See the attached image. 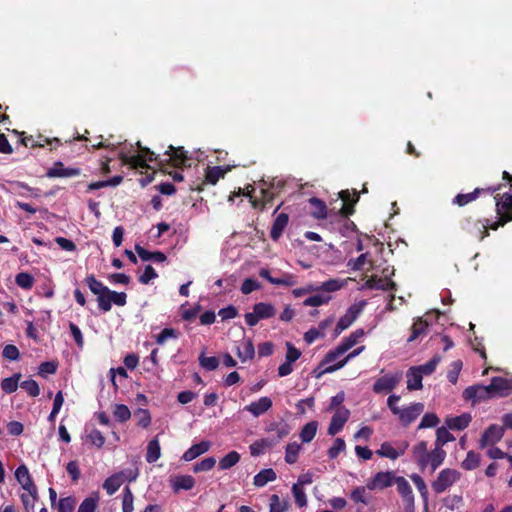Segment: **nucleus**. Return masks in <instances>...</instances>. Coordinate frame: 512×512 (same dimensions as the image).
<instances>
[{"mask_svg":"<svg viewBox=\"0 0 512 512\" xmlns=\"http://www.w3.org/2000/svg\"><path fill=\"white\" fill-rule=\"evenodd\" d=\"M448 429L447 426L437 428L434 448L431 451H428V443L424 440L419 441L413 446L412 459L417 464L420 471L423 472L430 466L431 471L434 472L443 464L446 458V451L443 449V446L455 440V437Z\"/></svg>","mask_w":512,"mask_h":512,"instance_id":"obj_1","label":"nucleus"},{"mask_svg":"<svg viewBox=\"0 0 512 512\" xmlns=\"http://www.w3.org/2000/svg\"><path fill=\"white\" fill-rule=\"evenodd\" d=\"M498 220L494 223L489 224V220L485 219L474 220L472 217H467L461 221V228L467 233L478 238L479 241L484 240L489 236L488 229L497 230L499 227H503L506 223L512 221V215L497 214Z\"/></svg>","mask_w":512,"mask_h":512,"instance_id":"obj_2","label":"nucleus"},{"mask_svg":"<svg viewBox=\"0 0 512 512\" xmlns=\"http://www.w3.org/2000/svg\"><path fill=\"white\" fill-rule=\"evenodd\" d=\"M137 147L139 149L138 154H132L133 147L129 151H125L123 148L119 152V156L121 160L130 165L132 168H147L148 162L158 161V157L155 155L153 151L148 148L142 147L140 142H137Z\"/></svg>","mask_w":512,"mask_h":512,"instance_id":"obj_3","label":"nucleus"},{"mask_svg":"<svg viewBox=\"0 0 512 512\" xmlns=\"http://www.w3.org/2000/svg\"><path fill=\"white\" fill-rule=\"evenodd\" d=\"M276 315V308L271 303L258 302L253 306V311L244 315L248 326L253 327L261 320L272 318Z\"/></svg>","mask_w":512,"mask_h":512,"instance_id":"obj_4","label":"nucleus"},{"mask_svg":"<svg viewBox=\"0 0 512 512\" xmlns=\"http://www.w3.org/2000/svg\"><path fill=\"white\" fill-rule=\"evenodd\" d=\"M461 477V473L456 469L445 468L438 473L431 487L436 494H441L456 483Z\"/></svg>","mask_w":512,"mask_h":512,"instance_id":"obj_5","label":"nucleus"},{"mask_svg":"<svg viewBox=\"0 0 512 512\" xmlns=\"http://www.w3.org/2000/svg\"><path fill=\"white\" fill-rule=\"evenodd\" d=\"M127 295L124 292L112 291L109 288L105 292L97 296L98 306L101 311L108 312L112 308V304L124 306L126 304Z\"/></svg>","mask_w":512,"mask_h":512,"instance_id":"obj_6","label":"nucleus"},{"mask_svg":"<svg viewBox=\"0 0 512 512\" xmlns=\"http://www.w3.org/2000/svg\"><path fill=\"white\" fill-rule=\"evenodd\" d=\"M365 306V302L355 303L351 305L346 313L338 320L334 334L335 336L340 335L344 330L349 328L354 321L358 318Z\"/></svg>","mask_w":512,"mask_h":512,"instance_id":"obj_7","label":"nucleus"},{"mask_svg":"<svg viewBox=\"0 0 512 512\" xmlns=\"http://www.w3.org/2000/svg\"><path fill=\"white\" fill-rule=\"evenodd\" d=\"M396 475L394 471L377 472L367 481L368 490H384L394 485Z\"/></svg>","mask_w":512,"mask_h":512,"instance_id":"obj_8","label":"nucleus"},{"mask_svg":"<svg viewBox=\"0 0 512 512\" xmlns=\"http://www.w3.org/2000/svg\"><path fill=\"white\" fill-rule=\"evenodd\" d=\"M487 388L492 399L506 397L512 391V379L493 377Z\"/></svg>","mask_w":512,"mask_h":512,"instance_id":"obj_9","label":"nucleus"},{"mask_svg":"<svg viewBox=\"0 0 512 512\" xmlns=\"http://www.w3.org/2000/svg\"><path fill=\"white\" fill-rule=\"evenodd\" d=\"M465 401H470L473 405L481 401L492 399L487 385L475 384L468 386L463 391Z\"/></svg>","mask_w":512,"mask_h":512,"instance_id":"obj_10","label":"nucleus"},{"mask_svg":"<svg viewBox=\"0 0 512 512\" xmlns=\"http://www.w3.org/2000/svg\"><path fill=\"white\" fill-rule=\"evenodd\" d=\"M402 374L400 372L394 374H385L378 378L373 384V391L376 394L390 392L396 388L401 380Z\"/></svg>","mask_w":512,"mask_h":512,"instance_id":"obj_11","label":"nucleus"},{"mask_svg":"<svg viewBox=\"0 0 512 512\" xmlns=\"http://www.w3.org/2000/svg\"><path fill=\"white\" fill-rule=\"evenodd\" d=\"M350 411L346 407L338 408L331 418L327 433L330 436L338 434L349 420Z\"/></svg>","mask_w":512,"mask_h":512,"instance_id":"obj_12","label":"nucleus"},{"mask_svg":"<svg viewBox=\"0 0 512 512\" xmlns=\"http://www.w3.org/2000/svg\"><path fill=\"white\" fill-rule=\"evenodd\" d=\"M499 186L497 187H488V188H475L474 191L466 194H457L453 200L452 203L455 205H458L460 207H463L467 205L468 203L476 200L482 193H488L492 195L496 191L499 190Z\"/></svg>","mask_w":512,"mask_h":512,"instance_id":"obj_13","label":"nucleus"},{"mask_svg":"<svg viewBox=\"0 0 512 512\" xmlns=\"http://www.w3.org/2000/svg\"><path fill=\"white\" fill-rule=\"evenodd\" d=\"M424 411V404L417 402L400 410L398 419L403 426H408L414 422Z\"/></svg>","mask_w":512,"mask_h":512,"instance_id":"obj_14","label":"nucleus"},{"mask_svg":"<svg viewBox=\"0 0 512 512\" xmlns=\"http://www.w3.org/2000/svg\"><path fill=\"white\" fill-rule=\"evenodd\" d=\"M165 159H160L158 161V165L162 166L164 162L171 163L174 167L185 166L186 161L188 160L185 151L182 147L175 148L173 146H169L168 150L165 152Z\"/></svg>","mask_w":512,"mask_h":512,"instance_id":"obj_15","label":"nucleus"},{"mask_svg":"<svg viewBox=\"0 0 512 512\" xmlns=\"http://www.w3.org/2000/svg\"><path fill=\"white\" fill-rule=\"evenodd\" d=\"M394 484L397 486V491L401 495L406 506L413 507L414 494L409 482L402 476H396Z\"/></svg>","mask_w":512,"mask_h":512,"instance_id":"obj_16","label":"nucleus"},{"mask_svg":"<svg viewBox=\"0 0 512 512\" xmlns=\"http://www.w3.org/2000/svg\"><path fill=\"white\" fill-rule=\"evenodd\" d=\"M272 405L273 403L271 398L263 396L257 401L251 402L249 405L245 406L244 410L250 412L254 417H259L266 413Z\"/></svg>","mask_w":512,"mask_h":512,"instance_id":"obj_17","label":"nucleus"},{"mask_svg":"<svg viewBox=\"0 0 512 512\" xmlns=\"http://www.w3.org/2000/svg\"><path fill=\"white\" fill-rule=\"evenodd\" d=\"M364 287L368 289L389 291L395 290L396 284L390 279L381 278L374 275L366 280Z\"/></svg>","mask_w":512,"mask_h":512,"instance_id":"obj_18","label":"nucleus"},{"mask_svg":"<svg viewBox=\"0 0 512 512\" xmlns=\"http://www.w3.org/2000/svg\"><path fill=\"white\" fill-rule=\"evenodd\" d=\"M503 436V428L498 425L489 426L481 437V446L493 445Z\"/></svg>","mask_w":512,"mask_h":512,"instance_id":"obj_19","label":"nucleus"},{"mask_svg":"<svg viewBox=\"0 0 512 512\" xmlns=\"http://www.w3.org/2000/svg\"><path fill=\"white\" fill-rule=\"evenodd\" d=\"M472 417L469 413H463L459 416L448 417L445 419L447 428L451 430H463L470 424Z\"/></svg>","mask_w":512,"mask_h":512,"instance_id":"obj_20","label":"nucleus"},{"mask_svg":"<svg viewBox=\"0 0 512 512\" xmlns=\"http://www.w3.org/2000/svg\"><path fill=\"white\" fill-rule=\"evenodd\" d=\"M171 487L174 492L180 490H190L195 485V480L190 475H179L170 479Z\"/></svg>","mask_w":512,"mask_h":512,"instance_id":"obj_21","label":"nucleus"},{"mask_svg":"<svg viewBox=\"0 0 512 512\" xmlns=\"http://www.w3.org/2000/svg\"><path fill=\"white\" fill-rule=\"evenodd\" d=\"M407 448H408L407 442L403 443V450H397L394 447H392V445L389 442H384L381 444L380 449H378L376 451V454L381 457H386L391 460H395L398 457H400L401 455H403Z\"/></svg>","mask_w":512,"mask_h":512,"instance_id":"obj_22","label":"nucleus"},{"mask_svg":"<svg viewBox=\"0 0 512 512\" xmlns=\"http://www.w3.org/2000/svg\"><path fill=\"white\" fill-rule=\"evenodd\" d=\"M289 216L286 213H280L273 222L270 231V237L272 240L277 241L281 236L288 225Z\"/></svg>","mask_w":512,"mask_h":512,"instance_id":"obj_23","label":"nucleus"},{"mask_svg":"<svg viewBox=\"0 0 512 512\" xmlns=\"http://www.w3.org/2000/svg\"><path fill=\"white\" fill-rule=\"evenodd\" d=\"M80 171L76 168H68L65 167L61 162H57L54 164L52 168L49 169L47 175L49 177H60L67 178L79 175Z\"/></svg>","mask_w":512,"mask_h":512,"instance_id":"obj_24","label":"nucleus"},{"mask_svg":"<svg viewBox=\"0 0 512 512\" xmlns=\"http://www.w3.org/2000/svg\"><path fill=\"white\" fill-rule=\"evenodd\" d=\"M261 195V199H251V203L254 208L264 210L275 197L274 186L272 185L269 188H261ZM250 198L252 197L250 196Z\"/></svg>","mask_w":512,"mask_h":512,"instance_id":"obj_25","label":"nucleus"},{"mask_svg":"<svg viewBox=\"0 0 512 512\" xmlns=\"http://www.w3.org/2000/svg\"><path fill=\"white\" fill-rule=\"evenodd\" d=\"M420 368H416V366L411 367L407 373V389L412 390H420L422 389V379L423 375L419 371Z\"/></svg>","mask_w":512,"mask_h":512,"instance_id":"obj_26","label":"nucleus"},{"mask_svg":"<svg viewBox=\"0 0 512 512\" xmlns=\"http://www.w3.org/2000/svg\"><path fill=\"white\" fill-rule=\"evenodd\" d=\"M210 448L208 441H202L198 444L192 445L187 451L184 452L182 459L185 461H192L198 456L207 452Z\"/></svg>","mask_w":512,"mask_h":512,"instance_id":"obj_27","label":"nucleus"},{"mask_svg":"<svg viewBox=\"0 0 512 512\" xmlns=\"http://www.w3.org/2000/svg\"><path fill=\"white\" fill-rule=\"evenodd\" d=\"M309 203L311 205V212L310 214L315 218V219H326L327 218V206H326V203L317 198V197H312L309 199Z\"/></svg>","mask_w":512,"mask_h":512,"instance_id":"obj_28","label":"nucleus"},{"mask_svg":"<svg viewBox=\"0 0 512 512\" xmlns=\"http://www.w3.org/2000/svg\"><path fill=\"white\" fill-rule=\"evenodd\" d=\"M496 213L512 216V194H504L503 200L499 199V194L495 197Z\"/></svg>","mask_w":512,"mask_h":512,"instance_id":"obj_29","label":"nucleus"},{"mask_svg":"<svg viewBox=\"0 0 512 512\" xmlns=\"http://www.w3.org/2000/svg\"><path fill=\"white\" fill-rule=\"evenodd\" d=\"M276 478V472L272 468L262 469L254 476L253 484L256 487H264L268 482H272Z\"/></svg>","mask_w":512,"mask_h":512,"instance_id":"obj_30","label":"nucleus"},{"mask_svg":"<svg viewBox=\"0 0 512 512\" xmlns=\"http://www.w3.org/2000/svg\"><path fill=\"white\" fill-rule=\"evenodd\" d=\"M276 441L270 438H262L253 442L249 449L252 456L257 457L264 453L266 449L272 448Z\"/></svg>","mask_w":512,"mask_h":512,"instance_id":"obj_31","label":"nucleus"},{"mask_svg":"<svg viewBox=\"0 0 512 512\" xmlns=\"http://www.w3.org/2000/svg\"><path fill=\"white\" fill-rule=\"evenodd\" d=\"M348 279H329L323 282L319 288L324 294L333 293L341 290L347 285Z\"/></svg>","mask_w":512,"mask_h":512,"instance_id":"obj_32","label":"nucleus"},{"mask_svg":"<svg viewBox=\"0 0 512 512\" xmlns=\"http://www.w3.org/2000/svg\"><path fill=\"white\" fill-rule=\"evenodd\" d=\"M365 335V331L362 328L356 329L349 336L344 337L339 345L347 352L353 346H355L361 338Z\"/></svg>","mask_w":512,"mask_h":512,"instance_id":"obj_33","label":"nucleus"},{"mask_svg":"<svg viewBox=\"0 0 512 512\" xmlns=\"http://www.w3.org/2000/svg\"><path fill=\"white\" fill-rule=\"evenodd\" d=\"M125 472H121L119 474H115L107 478L103 484V488L109 495H113L122 485L123 477Z\"/></svg>","mask_w":512,"mask_h":512,"instance_id":"obj_34","label":"nucleus"},{"mask_svg":"<svg viewBox=\"0 0 512 512\" xmlns=\"http://www.w3.org/2000/svg\"><path fill=\"white\" fill-rule=\"evenodd\" d=\"M367 484L365 486H357L350 493V499L355 504H363L365 506L370 504V498L367 495Z\"/></svg>","mask_w":512,"mask_h":512,"instance_id":"obj_35","label":"nucleus"},{"mask_svg":"<svg viewBox=\"0 0 512 512\" xmlns=\"http://www.w3.org/2000/svg\"><path fill=\"white\" fill-rule=\"evenodd\" d=\"M317 429H318L317 421L313 420V421L306 423L300 431L299 436L301 438V441L303 443L311 442L317 433Z\"/></svg>","mask_w":512,"mask_h":512,"instance_id":"obj_36","label":"nucleus"},{"mask_svg":"<svg viewBox=\"0 0 512 512\" xmlns=\"http://www.w3.org/2000/svg\"><path fill=\"white\" fill-rule=\"evenodd\" d=\"M267 431L274 432L276 434V439H273L276 441V443L281 440L282 438L286 437L289 432L290 428L287 423L284 422H272L267 428Z\"/></svg>","mask_w":512,"mask_h":512,"instance_id":"obj_37","label":"nucleus"},{"mask_svg":"<svg viewBox=\"0 0 512 512\" xmlns=\"http://www.w3.org/2000/svg\"><path fill=\"white\" fill-rule=\"evenodd\" d=\"M135 250L144 261L164 262L166 260V256L162 252H149L139 245H136Z\"/></svg>","mask_w":512,"mask_h":512,"instance_id":"obj_38","label":"nucleus"},{"mask_svg":"<svg viewBox=\"0 0 512 512\" xmlns=\"http://www.w3.org/2000/svg\"><path fill=\"white\" fill-rule=\"evenodd\" d=\"M161 456L159 441L155 438L149 441L147 445L146 461L148 463L156 462Z\"/></svg>","mask_w":512,"mask_h":512,"instance_id":"obj_39","label":"nucleus"},{"mask_svg":"<svg viewBox=\"0 0 512 512\" xmlns=\"http://www.w3.org/2000/svg\"><path fill=\"white\" fill-rule=\"evenodd\" d=\"M20 378H21L20 373H16L11 377L4 378L0 384L1 389L7 394H11V393L15 392L19 386Z\"/></svg>","mask_w":512,"mask_h":512,"instance_id":"obj_40","label":"nucleus"},{"mask_svg":"<svg viewBox=\"0 0 512 512\" xmlns=\"http://www.w3.org/2000/svg\"><path fill=\"white\" fill-rule=\"evenodd\" d=\"M332 297L329 294H324L322 292H318L317 294L306 298L303 301L304 306H312L317 307L324 304H328Z\"/></svg>","mask_w":512,"mask_h":512,"instance_id":"obj_41","label":"nucleus"},{"mask_svg":"<svg viewBox=\"0 0 512 512\" xmlns=\"http://www.w3.org/2000/svg\"><path fill=\"white\" fill-rule=\"evenodd\" d=\"M410 478L413 481V483L415 484L417 490L419 491V493L424 501L425 508H427L428 507V489H427V485H426L425 481L418 474H412L410 476Z\"/></svg>","mask_w":512,"mask_h":512,"instance_id":"obj_42","label":"nucleus"},{"mask_svg":"<svg viewBox=\"0 0 512 512\" xmlns=\"http://www.w3.org/2000/svg\"><path fill=\"white\" fill-rule=\"evenodd\" d=\"M480 464V454L474 451H469L466 458L462 461L461 467L464 470L471 471L476 469Z\"/></svg>","mask_w":512,"mask_h":512,"instance_id":"obj_43","label":"nucleus"},{"mask_svg":"<svg viewBox=\"0 0 512 512\" xmlns=\"http://www.w3.org/2000/svg\"><path fill=\"white\" fill-rule=\"evenodd\" d=\"M255 350L250 340H244L238 346V356L243 361L252 359L254 357Z\"/></svg>","mask_w":512,"mask_h":512,"instance_id":"obj_44","label":"nucleus"},{"mask_svg":"<svg viewBox=\"0 0 512 512\" xmlns=\"http://www.w3.org/2000/svg\"><path fill=\"white\" fill-rule=\"evenodd\" d=\"M301 450V445L297 442L287 444L285 449V461L288 464H294L298 460V455Z\"/></svg>","mask_w":512,"mask_h":512,"instance_id":"obj_45","label":"nucleus"},{"mask_svg":"<svg viewBox=\"0 0 512 512\" xmlns=\"http://www.w3.org/2000/svg\"><path fill=\"white\" fill-rule=\"evenodd\" d=\"M99 497L93 494L85 498L78 507L77 512H95L98 505Z\"/></svg>","mask_w":512,"mask_h":512,"instance_id":"obj_46","label":"nucleus"},{"mask_svg":"<svg viewBox=\"0 0 512 512\" xmlns=\"http://www.w3.org/2000/svg\"><path fill=\"white\" fill-rule=\"evenodd\" d=\"M85 282L89 287L90 291L97 296L105 292L106 289L108 288L102 282L98 281L94 275H88L85 279Z\"/></svg>","mask_w":512,"mask_h":512,"instance_id":"obj_47","label":"nucleus"},{"mask_svg":"<svg viewBox=\"0 0 512 512\" xmlns=\"http://www.w3.org/2000/svg\"><path fill=\"white\" fill-rule=\"evenodd\" d=\"M346 351L338 344L334 349L327 352L323 360L320 362V366H325L336 361L340 356L345 354Z\"/></svg>","mask_w":512,"mask_h":512,"instance_id":"obj_48","label":"nucleus"},{"mask_svg":"<svg viewBox=\"0 0 512 512\" xmlns=\"http://www.w3.org/2000/svg\"><path fill=\"white\" fill-rule=\"evenodd\" d=\"M427 327H428V324L426 321H424L422 319H418L416 322H414V324L411 327V335L408 338V341L412 342L415 339H417L418 336H420L421 334H423L426 331Z\"/></svg>","mask_w":512,"mask_h":512,"instance_id":"obj_49","label":"nucleus"},{"mask_svg":"<svg viewBox=\"0 0 512 512\" xmlns=\"http://www.w3.org/2000/svg\"><path fill=\"white\" fill-rule=\"evenodd\" d=\"M134 417L137 419V425L147 428L151 424V415L147 409L139 408L135 411Z\"/></svg>","mask_w":512,"mask_h":512,"instance_id":"obj_50","label":"nucleus"},{"mask_svg":"<svg viewBox=\"0 0 512 512\" xmlns=\"http://www.w3.org/2000/svg\"><path fill=\"white\" fill-rule=\"evenodd\" d=\"M440 422L439 417L435 413H426L422 419L421 422L418 425V429H426V428H432L438 425Z\"/></svg>","mask_w":512,"mask_h":512,"instance_id":"obj_51","label":"nucleus"},{"mask_svg":"<svg viewBox=\"0 0 512 512\" xmlns=\"http://www.w3.org/2000/svg\"><path fill=\"white\" fill-rule=\"evenodd\" d=\"M346 448L345 441L342 438H336L333 445L328 449L327 455L330 459H335Z\"/></svg>","mask_w":512,"mask_h":512,"instance_id":"obj_52","label":"nucleus"},{"mask_svg":"<svg viewBox=\"0 0 512 512\" xmlns=\"http://www.w3.org/2000/svg\"><path fill=\"white\" fill-rule=\"evenodd\" d=\"M205 176L208 183L215 184L221 177L224 176V168L221 166L208 168Z\"/></svg>","mask_w":512,"mask_h":512,"instance_id":"obj_53","label":"nucleus"},{"mask_svg":"<svg viewBox=\"0 0 512 512\" xmlns=\"http://www.w3.org/2000/svg\"><path fill=\"white\" fill-rule=\"evenodd\" d=\"M292 492L295 498V503L301 508L307 505L306 493L300 484H294Z\"/></svg>","mask_w":512,"mask_h":512,"instance_id":"obj_54","label":"nucleus"},{"mask_svg":"<svg viewBox=\"0 0 512 512\" xmlns=\"http://www.w3.org/2000/svg\"><path fill=\"white\" fill-rule=\"evenodd\" d=\"M440 360L441 358L439 356H434L428 362L423 365L416 366V368H420L419 371L422 375H430L435 371Z\"/></svg>","mask_w":512,"mask_h":512,"instance_id":"obj_55","label":"nucleus"},{"mask_svg":"<svg viewBox=\"0 0 512 512\" xmlns=\"http://www.w3.org/2000/svg\"><path fill=\"white\" fill-rule=\"evenodd\" d=\"M16 284L23 289H30L33 286V277L26 272L18 273L15 277Z\"/></svg>","mask_w":512,"mask_h":512,"instance_id":"obj_56","label":"nucleus"},{"mask_svg":"<svg viewBox=\"0 0 512 512\" xmlns=\"http://www.w3.org/2000/svg\"><path fill=\"white\" fill-rule=\"evenodd\" d=\"M21 501L24 506L25 512H34L35 503L38 499V493L36 494H21Z\"/></svg>","mask_w":512,"mask_h":512,"instance_id":"obj_57","label":"nucleus"},{"mask_svg":"<svg viewBox=\"0 0 512 512\" xmlns=\"http://www.w3.org/2000/svg\"><path fill=\"white\" fill-rule=\"evenodd\" d=\"M20 387L24 389L31 397H37L40 394L39 385L33 379L23 381L20 384Z\"/></svg>","mask_w":512,"mask_h":512,"instance_id":"obj_58","label":"nucleus"},{"mask_svg":"<svg viewBox=\"0 0 512 512\" xmlns=\"http://www.w3.org/2000/svg\"><path fill=\"white\" fill-rule=\"evenodd\" d=\"M462 366H463V364H462L461 360H456V361L452 362L451 369L447 373V379L450 383H452V384L457 383L458 376L462 369Z\"/></svg>","mask_w":512,"mask_h":512,"instance_id":"obj_59","label":"nucleus"},{"mask_svg":"<svg viewBox=\"0 0 512 512\" xmlns=\"http://www.w3.org/2000/svg\"><path fill=\"white\" fill-rule=\"evenodd\" d=\"M113 414L114 417L120 422L128 420L131 416L129 408L123 404L116 405Z\"/></svg>","mask_w":512,"mask_h":512,"instance_id":"obj_60","label":"nucleus"},{"mask_svg":"<svg viewBox=\"0 0 512 512\" xmlns=\"http://www.w3.org/2000/svg\"><path fill=\"white\" fill-rule=\"evenodd\" d=\"M216 464V460L214 457H208L203 459L202 461L196 463L194 465L193 471L194 472H203V471H209L211 470Z\"/></svg>","mask_w":512,"mask_h":512,"instance_id":"obj_61","label":"nucleus"},{"mask_svg":"<svg viewBox=\"0 0 512 512\" xmlns=\"http://www.w3.org/2000/svg\"><path fill=\"white\" fill-rule=\"evenodd\" d=\"M287 509L286 502H282L280 497L273 494L270 497V511L269 512H284Z\"/></svg>","mask_w":512,"mask_h":512,"instance_id":"obj_62","label":"nucleus"},{"mask_svg":"<svg viewBox=\"0 0 512 512\" xmlns=\"http://www.w3.org/2000/svg\"><path fill=\"white\" fill-rule=\"evenodd\" d=\"M76 501L73 497H65L60 499L58 505V512H73Z\"/></svg>","mask_w":512,"mask_h":512,"instance_id":"obj_63","label":"nucleus"},{"mask_svg":"<svg viewBox=\"0 0 512 512\" xmlns=\"http://www.w3.org/2000/svg\"><path fill=\"white\" fill-rule=\"evenodd\" d=\"M133 494L129 487H126L123 495L122 510L123 512H133Z\"/></svg>","mask_w":512,"mask_h":512,"instance_id":"obj_64","label":"nucleus"}]
</instances>
